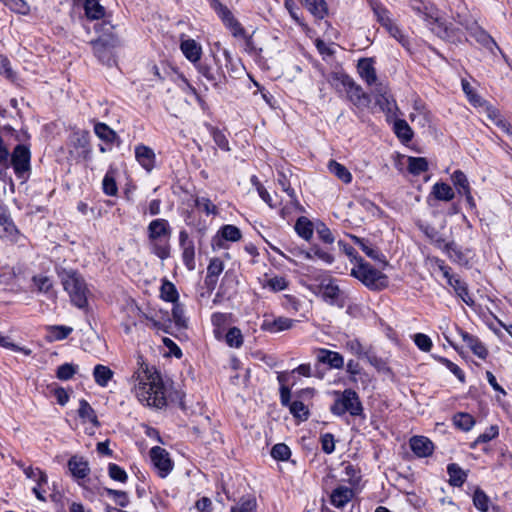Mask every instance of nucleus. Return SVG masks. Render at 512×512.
Wrapping results in <instances>:
<instances>
[{"mask_svg":"<svg viewBox=\"0 0 512 512\" xmlns=\"http://www.w3.org/2000/svg\"><path fill=\"white\" fill-rule=\"evenodd\" d=\"M462 88L472 105L475 107H481L485 104V101L473 91L471 85L467 81H462Z\"/></svg>","mask_w":512,"mask_h":512,"instance_id":"864d4df0","label":"nucleus"},{"mask_svg":"<svg viewBox=\"0 0 512 512\" xmlns=\"http://www.w3.org/2000/svg\"><path fill=\"white\" fill-rule=\"evenodd\" d=\"M372 93L375 98L376 105L380 109L387 113H392L396 107L395 101L388 92L386 85L379 83L373 88Z\"/></svg>","mask_w":512,"mask_h":512,"instance_id":"4468645a","label":"nucleus"},{"mask_svg":"<svg viewBox=\"0 0 512 512\" xmlns=\"http://www.w3.org/2000/svg\"><path fill=\"white\" fill-rule=\"evenodd\" d=\"M447 472L449 474V483L452 486L459 487L466 480L467 474L465 473V471L463 469H461V467H459L455 463L448 465Z\"/></svg>","mask_w":512,"mask_h":512,"instance_id":"e433bc0d","label":"nucleus"},{"mask_svg":"<svg viewBox=\"0 0 512 512\" xmlns=\"http://www.w3.org/2000/svg\"><path fill=\"white\" fill-rule=\"evenodd\" d=\"M211 133L214 142L220 149L224 151H230L228 139L222 131L213 128Z\"/></svg>","mask_w":512,"mask_h":512,"instance_id":"bf43d9fd","label":"nucleus"},{"mask_svg":"<svg viewBox=\"0 0 512 512\" xmlns=\"http://www.w3.org/2000/svg\"><path fill=\"white\" fill-rule=\"evenodd\" d=\"M94 132L101 140L108 143H112L117 137L116 133L104 123L95 124Z\"/></svg>","mask_w":512,"mask_h":512,"instance_id":"c03bdc74","label":"nucleus"},{"mask_svg":"<svg viewBox=\"0 0 512 512\" xmlns=\"http://www.w3.org/2000/svg\"><path fill=\"white\" fill-rule=\"evenodd\" d=\"M78 415L83 421L91 422L95 427L99 426L96 413L91 405L84 399L79 402Z\"/></svg>","mask_w":512,"mask_h":512,"instance_id":"c9c22d12","label":"nucleus"},{"mask_svg":"<svg viewBox=\"0 0 512 512\" xmlns=\"http://www.w3.org/2000/svg\"><path fill=\"white\" fill-rule=\"evenodd\" d=\"M473 503L478 510L482 512H488L490 500L481 489L475 490L473 495Z\"/></svg>","mask_w":512,"mask_h":512,"instance_id":"8fccbe9b","label":"nucleus"},{"mask_svg":"<svg viewBox=\"0 0 512 512\" xmlns=\"http://www.w3.org/2000/svg\"><path fill=\"white\" fill-rule=\"evenodd\" d=\"M295 323H296V320L286 318V317H279L276 319L266 318L263 321L261 328L263 330L271 332V333H277V332L291 329Z\"/></svg>","mask_w":512,"mask_h":512,"instance_id":"412c9836","label":"nucleus"},{"mask_svg":"<svg viewBox=\"0 0 512 512\" xmlns=\"http://www.w3.org/2000/svg\"><path fill=\"white\" fill-rule=\"evenodd\" d=\"M443 273V276L447 279L448 284L453 287L455 293L465 302L467 305H473L474 301L469 295L468 288L465 282H463L458 276L450 273V268L445 265L439 266Z\"/></svg>","mask_w":512,"mask_h":512,"instance_id":"9d476101","label":"nucleus"},{"mask_svg":"<svg viewBox=\"0 0 512 512\" xmlns=\"http://www.w3.org/2000/svg\"><path fill=\"white\" fill-rule=\"evenodd\" d=\"M354 493L351 488L339 486L333 490L330 496L331 504L336 508L344 507L353 498Z\"/></svg>","mask_w":512,"mask_h":512,"instance_id":"b1692460","label":"nucleus"},{"mask_svg":"<svg viewBox=\"0 0 512 512\" xmlns=\"http://www.w3.org/2000/svg\"><path fill=\"white\" fill-rule=\"evenodd\" d=\"M432 195L440 201H451L455 197L453 188L444 182H437L432 187Z\"/></svg>","mask_w":512,"mask_h":512,"instance_id":"c85d7f7f","label":"nucleus"},{"mask_svg":"<svg viewBox=\"0 0 512 512\" xmlns=\"http://www.w3.org/2000/svg\"><path fill=\"white\" fill-rule=\"evenodd\" d=\"M453 422L456 427L463 431H469L475 424L474 418L468 413H458L454 416Z\"/></svg>","mask_w":512,"mask_h":512,"instance_id":"a18cd8bd","label":"nucleus"},{"mask_svg":"<svg viewBox=\"0 0 512 512\" xmlns=\"http://www.w3.org/2000/svg\"><path fill=\"white\" fill-rule=\"evenodd\" d=\"M84 10L90 20H98L105 16V8L99 3V0H85Z\"/></svg>","mask_w":512,"mask_h":512,"instance_id":"c756f323","label":"nucleus"},{"mask_svg":"<svg viewBox=\"0 0 512 512\" xmlns=\"http://www.w3.org/2000/svg\"><path fill=\"white\" fill-rule=\"evenodd\" d=\"M135 156L139 164L147 171H151L155 164V153L145 145L135 147Z\"/></svg>","mask_w":512,"mask_h":512,"instance_id":"4be33fe9","label":"nucleus"},{"mask_svg":"<svg viewBox=\"0 0 512 512\" xmlns=\"http://www.w3.org/2000/svg\"><path fill=\"white\" fill-rule=\"evenodd\" d=\"M347 87V95L350 101L357 107H367L370 103V97L363 92V89L352 79L347 78L344 82Z\"/></svg>","mask_w":512,"mask_h":512,"instance_id":"dca6fc26","label":"nucleus"},{"mask_svg":"<svg viewBox=\"0 0 512 512\" xmlns=\"http://www.w3.org/2000/svg\"><path fill=\"white\" fill-rule=\"evenodd\" d=\"M460 334L463 341L473 351L475 355H477L481 359H485L487 357L488 351L477 337L465 331H460Z\"/></svg>","mask_w":512,"mask_h":512,"instance_id":"bb28decb","label":"nucleus"},{"mask_svg":"<svg viewBox=\"0 0 512 512\" xmlns=\"http://www.w3.org/2000/svg\"><path fill=\"white\" fill-rule=\"evenodd\" d=\"M451 181L457 193L465 197L466 203L470 209L476 208V203L472 195L470 182L466 174L461 170H456L451 175Z\"/></svg>","mask_w":512,"mask_h":512,"instance_id":"0eeeda50","label":"nucleus"},{"mask_svg":"<svg viewBox=\"0 0 512 512\" xmlns=\"http://www.w3.org/2000/svg\"><path fill=\"white\" fill-rule=\"evenodd\" d=\"M150 457L153 465L158 470L159 476L166 477L173 468L169 453L165 449L155 446L150 450Z\"/></svg>","mask_w":512,"mask_h":512,"instance_id":"9b49d317","label":"nucleus"},{"mask_svg":"<svg viewBox=\"0 0 512 512\" xmlns=\"http://www.w3.org/2000/svg\"><path fill=\"white\" fill-rule=\"evenodd\" d=\"M257 502L254 496H243L239 502L231 507V512H255Z\"/></svg>","mask_w":512,"mask_h":512,"instance_id":"ea45409f","label":"nucleus"},{"mask_svg":"<svg viewBox=\"0 0 512 512\" xmlns=\"http://www.w3.org/2000/svg\"><path fill=\"white\" fill-rule=\"evenodd\" d=\"M68 468L72 475L78 479L85 478L89 472V464L83 457L72 456L68 461Z\"/></svg>","mask_w":512,"mask_h":512,"instance_id":"393cba45","label":"nucleus"},{"mask_svg":"<svg viewBox=\"0 0 512 512\" xmlns=\"http://www.w3.org/2000/svg\"><path fill=\"white\" fill-rule=\"evenodd\" d=\"M153 246V252L160 259L164 260L170 256V247L167 243H162V241L151 242Z\"/></svg>","mask_w":512,"mask_h":512,"instance_id":"e2e57ef3","label":"nucleus"},{"mask_svg":"<svg viewBox=\"0 0 512 512\" xmlns=\"http://www.w3.org/2000/svg\"><path fill=\"white\" fill-rule=\"evenodd\" d=\"M319 293L323 300L329 304H336L341 295L339 286L330 278H325L321 281Z\"/></svg>","mask_w":512,"mask_h":512,"instance_id":"a211bd4d","label":"nucleus"},{"mask_svg":"<svg viewBox=\"0 0 512 512\" xmlns=\"http://www.w3.org/2000/svg\"><path fill=\"white\" fill-rule=\"evenodd\" d=\"M219 234L227 241L236 242L241 239V231L234 225H224L220 230Z\"/></svg>","mask_w":512,"mask_h":512,"instance_id":"de8ad7c7","label":"nucleus"},{"mask_svg":"<svg viewBox=\"0 0 512 512\" xmlns=\"http://www.w3.org/2000/svg\"><path fill=\"white\" fill-rule=\"evenodd\" d=\"M137 399L150 407L163 408L167 404V389L158 371L141 363L131 378Z\"/></svg>","mask_w":512,"mask_h":512,"instance_id":"f257e3e1","label":"nucleus"},{"mask_svg":"<svg viewBox=\"0 0 512 512\" xmlns=\"http://www.w3.org/2000/svg\"><path fill=\"white\" fill-rule=\"evenodd\" d=\"M77 368L78 366L76 365L65 363L57 368L56 376L60 380H69L75 375Z\"/></svg>","mask_w":512,"mask_h":512,"instance_id":"3c124183","label":"nucleus"},{"mask_svg":"<svg viewBox=\"0 0 512 512\" xmlns=\"http://www.w3.org/2000/svg\"><path fill=\"white\" fill-rule=\"evenodd\" d=\"M223 269L224 264L222 260L219 258H212L207 267V275L205 279L206 285L213 288L216 285L217 279L222 273Z\"/></svg>","mask_w":512,"mask_h":512,"instance_id":"cd10ccee","label":"nucleus"},{"mask_svg":"<svg viewBox=\"0 0 512 512\" xmlns=\"http://www.w3.org/2000/svg\"><path fill=\"white\" fill-rule=\"evenodd\" d=\"M410 448L418 457H428L432 454L434 445L424 436H414L410 439Z\"/></svg>","mask_w":512,"mask_h":512,"instance_id":"aec40b11","label":"nucleus"},{"mask_svg":"<svg viewBox=\"0 0 512 512\" xmlns=\"http://www.w3.org/2000/svg\"><path fill=\"white\" fill-rule=\"evenodd\" d=\"M0 237L11 242H17L20 234L14 225L7 208L0 204Z\"/></svg>","mask_w":512,"mask_h":512,"instance_id":"f8f14e48","label":"nucleus"},{"mask_svg":"<svg viewBox=\"0 0 512 512\" xmlns=\"http://www.w3.org/2000/svg\"><path fill=\"white\" fill-rule=\"evenodd\" d=\"M343 347L349 352L351 353L352 355L358 357V358H364L365 355L368 353V351L370 350L369 348H367L366 346H364L360 341L359 339L357 338H352V337H347L344 344H343Z\"/></svg>","mask_w":512,"mask_h":512,"instance_id":"2f4dec72","label":"nucleus"},{"mask_svg":"<svg viewBox=\"0 0 512 512\" xmlns=\"http://www.w3.org/2000/svg\"><path fill=\"white\" fill-rule=\"evenodd\" d=\"M95 55L103 62L109 63L110 53L103 42L95 41L92 43Z\"/></svg>","mask_w":512,"mask_h":512,"instance_id":"052dcab7","label":"nucleus"},{"mask_svg":"<svg viewBox=\"0 0 512 512\" xmlns=\"http://www.w3.org/2000/svg\"><path fill=\"white\" fill-rule=\"evenodd\" d=\"M180 49L184 56L192 63L199 62L202 55V47L194 39H185L181 41Z\"/></svg>","mask_w":512,"mask_h":512,"instance_id":"5701e85b","label":"nucleus"},{"mask_svg":"<svg viewBox=\"0 0 512 512\" xmlns=\"http://www.w3.org/2000/svg\"><path fill=\"white\" fill-rule=\"evenodd\" d=\"M394 132L402 141L408 142L413 137V132L405 120L398 119L394 122Z\"/></svg>","mask_w":512,"mask_h":512,"instance_id":"79ce46f5","label":"nucleus"},{"mask_svg":"<svg viewBox=\"0 0 512 512\" xmlns=\"http://www.w3.org/2000/svg\"><path fill=\"white\" fill-rule=\"evenodd\" d=\"M349 237L351 238V240L356 244L358 245L361 250L371 259L373 260H378L380 262H383V263H386L384 259H382L383 255L381 253H379V251L375 250L374 248H372L368 242L363 239V238H360L356 235H352V234H349Z\"/></svg>","mask_w":512,"mask_h":512,"instance_id":"473e14b6","label":"nucleus"},{"mask_svg":"<svg viewBox=\"0 0 512 512\" xmlns=\"http://www.w3.org/2000/svg\"><path fill=\"white\" fill-rule=\"evenodd\" d=\"M102 185L105 194L109 196H115L117 194L118 188L114 177L110 173L105 175Z\"/></svg>","mask_w":512,"mask_h":512,"instance_id":"13d9d810","label":"nucleus"},{"mask_svg":"<svg viewBox=\"0 0 512 512\" xmlns=\"http://www.w3.org/2000/svg\"><path fill=\"white\" fill-rule=\"evenodd\" d=\"M371 8L378 23L385 28L391 37L395 38L403 46H406L408 43L407 38L392 19L389 10L379 2H371Z\"/></svg>","mask_w":512,"mask_h":512,"instance_id":"39448f33","label":"nucleus"},{"mask_svg":"<svg viewBox=\"0 0 512 512\" xmlns=\"http://www.w3.org/2000/svg\"><path fill=\"white\" fill-rule=\"evenodd\" d=\"M358 73L360 77L367 83L369 86H376L379 84L377 82L376 70L373 66V61L370 58H362L358 61L357 65Z\"/></svg>","mask_w":512,"mask_h":512,"instance_id":"6ab92c4d","label":"nucleus"},{"mask_svg":"<svg viewBox=\"0 0 512 512\" xmlns=\"http://www.w3.org/2000/svg\"><path fill=\"white\" fill-rule=\"evenodd\" d=\"M499 434V429L497 426L492 425L488 429L485 430L482 434H480L477 439L476 443H487L491 441L492 439L496 438Z\"/></svg>","mask_w":512,"mask_h":512,"instance_id":"338daca9","label":"nucleus"},{"mask_svg":"<svg viewBox=\"0 0 512 512\" xmlns=\"http://www.w3.org/2000/svg\"><path fill=\"white\" fill-rule=\"evenodd\" d=\"M482 107L485 108V112L487 113L488 118L493 123H495L498 127H500L507 134H512L511 126L504 119L501 118L497 109L488 105L486 102Z\"/></svg>","mask_w":512,"mask_h":512,"instance_id":"f704fd0d","label":"nucleus"},{"mask_svg":"<svg viewBox=\"0 0 512 512\" xmlns=\"http://www.w3.org/2000/svg\"><path fill=\"white\" fill-rule=\"evenodd\" d=\"M73 331L71 327L67 326H51L49 327L50 340H63Z\"/></svg>","mask_w":512,"mask_h":512,"instance_id":"603ef678","label":"nucleus"},{"mask_svg":"<svg viewBox=\"0 0 512 512\" xmlns=\"http://www.w3.org/2000/svg\"><path fill=\"white\" fill-rule=\"evenodd\" d=\"M27 478L32 479L39 485H46L48 478L47 475L39 468L26 467L23 469Z\"/></svg>","mask_w":512,"mask_h":512,"instance_id":"49530a36","label":"nucleus"},{"mask_svg":"<svg viewBox=\"0 0 512 512\" xmlns=\"http://www.w3.org/2000/svg\"><path fill=\"white\" fill-rule=\"evenodd\" d=\"M113 375L114 372L108 366L98 364L94 367L93 377L96 384L100 387H106Z\"/></svg>","mask_w":512,"mask_h":512,"instance_id":"7c9ffc66","label":"nucleus"},{"mask_svg":"<svg viewBox=\"0 0 512 512\" xmlns=\"http://www.w3.org/2000/svg\"><path fill=\"white\" fill-rule=\"evenodd\" d=\"M160 295L163 300L172 303L177 302L179 297L175 285L166 279L162 281Z\"/></svg>","mask_w":512,"mask_h":512,"instance_id":"a19ab883","label":"nucleus"},{"mask_svg":"<svg viewBox=\"0 0 512 512\" xmlns=\"http://www.w3.org/2000/svg\"><path fill=\"white\" fill-rule=\"evenodd\" d=\"M315 354L319 363L325 364L331 369H342L344 367V358L339 352L317 348Z\"/></svg>","mask_w":512,"mask_h":512,"instance_id":"2eb2a0df","label":"nucleus"},{"mask_svg":"<svg viewBox=\"0 0 512 512\" xmlns=\"http://www.w3.org/2000/svg\"><path fill=\"white\" fill-rule=\"evenodd\" d=\"M437 246L438 248L443 250L453 261L458 262L459 264H467V255L463 253L455 243H445L442 241H437Z\"/></svg>","mask_w":512,"mask_h":512,"instance_id":"a878e982","label":"nucleus"},{"mask_svg":"<svg viewBox=\"0 0 512 512\" xmlns=\"http://www.w3.org/2000/svg\"><path fill=\"white\" fill-rule=\"evenodd\" d=\"M58 276L71 302L78 308H84L87 304L88 288L83 277L77 271L65 268L58 270Z\"/></svg>","mask_w":512,"mask_h":512,"instance_id":"f03ea898","label":"nucleus"},{"mask_svg":"<svg viewBox=\"0 0 512 512\" xmlns=\"http://www.w3.org/2000/svg\"><path fill=\"white\" fill-rule=\"evenodd\" d=\"M331 411L336 415L349 412L352 416H358L362 412V406L356 392L349 389L345 390L342 397L335 401Z\"/></svg>","mask_w":512,"mask_h":512,"instance_id":"423d86ee","label":"nucleus"},{"mask_svg":"<svg viewBox=\"0 0 512 512\" xmlns=\"http://www.w3.org/2000/svg\"><path fill=\"white\" fill-rule=\"evenodd\" d=\"M225 339L230 347L239 348L243 344L242 333L237 327L230 328L226 333Z\"/></svg>","mask_w":512,"mask_h":512,"instance_id":"09e8293b","label":"nucleus"},{"mask_svg":"<svg viewBox=\"0 0 512 512\" xmlns=\"http://www.w3.org/2000/svg\"><path fill=\"white\" fill-rule=\"evenodd\" d=\"M30 158V150L25 145L19 144L14 148L11 163L19 177L30 170Z\"/></svg>","mask_w":512,"mask_h":512,"instance_id":"1a4fd4ad","label":"nucleus"},{"mask_svg":"<svg viewBox=\"0 0 512 512\" xmlns=\"http://www.w3.org/2000/svg\"><path fill=\"white\" fill-rule=\"evenodd\" d=\"M327 167L329 172L335 175L342 182L348 184L352 181V175L349 170L337 161L330 160Z\"/></svg>","mask_w":512,"mask_h":512,"instance_id":"72a5a7b5","label":"nucleus"},{"mask_svg":"<svg viewBox=\"0 0 512 512\" xmlns=\"http://www.w3.org/2000/svg\"><path fill=\"white\" fill-rule=\"evenodd\" d=\"M291 455L290 449L286 444L279 443L272 447L271 456L276 460H288Z\"/></svg>","mask_w":512,"mask_h":512,"instance_id":"5fc2aeb1","label":"nucleus"},{"mask_svg":"<svg viewBox=\"0 0 512 512\" xmlns=\"http://www.w3.org/2000/svg\"><path fill=\"white\" fill-rule=\"evenodd\" d=\"M109 476L116 481L125 482L127 473L117 464H110L108 467Z\"/></svg>","mask_w":512,"mask_h":512,"instance_id":"69168bd1","label":"nucleus"},{"mask_svg":"<svg viewBox=\"0 0 512 512\" xmlns=\"http://www.w3.org/2000/svg\"><path fill=\"white\" fill-rule=\"evenodd\" d=\"M213 7L224 25L231 31L234 37H245V30L242 25L234 18L232 12L222 3L215 1Z\"/></svg>","mask_w":512,"mask_h":512,"instance_id":"6e6552de","label":"nucleus"},{"mask_svg":"<svg viewBox=\"0 0 512 512\" xmlns=\"http://www.w3.org/2000/svg\"><path fill=\"white\" fill-rule=\"evenodd\" d=\"M171 234L170 226L165 219H155L148 225V237L151 242L168 240Z\"/></svg>","mask_w":512,"mask_h":512,"instance_id":"f3484780","label":"nucleus"},{"mask_svg":"<svg viewBox=\"0 0 512 512\" xmlns=\"http://www.w3.org/2000/svg\"><path fill=\"white\" fill-rule=\"evenodd\" d=\"M408 171L413 175H419L428 169V162L423 157H408Z\"/></svg>","mask_w":512,"mask_h":512,"instance_id":"37998d69","label":"nucleus"},{"mask_svg":"<svg viewBox=\"0 0 512 512\" xmlns=\"http://www.w3.org/2000/svg\"><path fill=\"white\" fill-rule=\"evenodd\" d=\"M295 231L304 240L309 241L313 236V224L306 217H300L296 221Z\"/></svg>","mask_w":512,"mask_h":512,"instance_id":"58836bf2","label":"nucleus"},{"mask_svg":"<svg viewBox=\"0 0 512 512\" xmlns=\"http://www.w3.org/2000/svg\"><path fill=\"white\" fill-rule=\"evenodd\" d=\"M196 207L205 212L207 215L217 214V207L214 205L210 199L206 197H197L195 200Z\"/></svg>","mask_w":512,"mask_h":512,"instance_id":"6e6d98bb","label":"nucleus"},{"mask_svg":"<svg viewBox=\"0 0 512 512\" xmlns=\"http://www.w3.org/2000/svg\"><path fill=\"white\" fill-rule=\"evenodd\" d=\"M179 241L182 249V260L186 268L190 271L195 269V246L193 240L189 238L185 230L180 231Z\"/></svg>","mask_w":512,"mask_h":512,"instance_id":"ddd939ff","label":"nucleus"},{"mask_svg":"<svg viewBox=\"0 0 512 512\" xmlns=\"http://www.w3.org/2000/svg\"><path fill=\"white\" fill-rule=\"evenodd\" d=\"M290 412L294 417L301 420H306L308 417V408L301 401H294L289 405Z\"/></svg>","mask_w":512,"mask_h":512,"instance_id":"4d7b16f0","label":"nucleus"},{"mask_svg":"<svg viewBox=\"0 0 512 512\" xmlns=\"http://www.w3.org/2000/svg\"><path fill=\"white\" fill-rule=\"evenodd\" d=\"M351 276L358 279L370 290H382L388 286V278L381 271L375 269L363 258L351 270Z\"/></svg>","mask_w":512,"mask_h":512,"instance_id":"7ed1b4c3","label":"nucleus"},{"mask_svg":"<svg viewBox=\"0 0 512 512\" xmlns=\"http://www.w3.org/2000/svg\"><path fill=\"white\" fill-rule=\"evenodd\" d=\"M302 4L317 18H324L327 14V5L324 0H301Z\"/></svg>","mask_w":512,"mask_h":512,"instance_id":"4c0bfd02","label":"nucleus"},{"mask_svg":"<svg viewBox=\"0 0 512 512\" xmlns=\"http://www.w3.org/2000/svg\"><path fill=\"white\" fill-rule=\"evenodd\" d=\"M316 231L323 242L328 244H332L334 242L335 239L331 230L324 223H319L316 227Z\"/></svg>","mask_w":512,"mask_h":512,"instance_id":"0e129e2a","label":"nucleus"},{"mask_svg":"<svg viewBox=\"0 0 512 512\" xmlns=\"http://www.w3.org/2000/svg\"><path fill=\"white\" fill-rule=\"evenodd\" d=\"M107 494L113 498V500L122 507H125L129 503L127 494L124 491H118L113 489H106Z\"/></svg>","mask_w":512,"mask_h":512,"instance_id":"774afa93","label":"nucleus"},{"mask_svg":"<svg viewBox=\"0 0 512 512\" xmlns=\"http://www.w3.org/2000/svg\"><path fill=\"white\" fill-rule=\"evenodd\" d=\"M411 8L427 22V25L433 33L439 37L447 36V27L440 17L438 9L431 4H426L420 0H412Z\"/></svg>","mask_w":512,"mask_h":512,"instance_id":"20e7f679","label":"nucleus"},{"mask_svg":"<svg viewBox=\"0 0 512 512\" xmlns=\"http://www.w3.org/2000/svg\"><path fill=\"white\" fill-rule=\"evenodd\" d=\"M414 342L416 344V346L424 351V352H429L432 348V341L431 339L425 335V334H422V333H417L415 336H414Z\"/></svg>","mask_w":512,"mask_h":512,"instance_id":"680f3d73","label":"nucleus"}]
</instances>
